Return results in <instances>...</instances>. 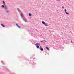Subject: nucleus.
<instances>
[{"mask_svg":"<svg viewBox=\"0 0 74 74\" xmlns=\"http://www.w3.org/2000/svg\"><path fill=\"white\" fill-rule=\"evenodd\" d=\"M44 41H45V42H46V41H45V40H44L41 41V42H44Z\"/></svg>","mask_w":74,"mask_h":74,"instance_id":"obj_9","label":"nucleus"},{"mask_svg":"<svg viewBox=\"0 0 74 74\" xmlns=\"http://www.w3.org/2000/svg\"><path fill=\"white\" fill-rule=\"evenodd\" d=\"M71 43H73V42L71 40Z\"/></svg>","mask_w":74,"mask_h":74,"instance_id":"obj_15","label":"nucleus"},{"mask_svg":"<svg viewBox=\"0 0 74 74\" xmlns=\"http://www.w3.org/2000/svg\"><path fill=\"white\" fill-rule=\"evenodd\" d=\"M66 14H67V15H69V13L67 12H65Z\"/></svg>","mask_w":74,"mask_h":74,"instance_id":"obj_12","label":"nucleus"},{"mask_svg":"<svg viewBox=\"0 0 74 74\" xmlns=\"http://www.w3.org/2000/svg\"><path fill=\"white\" fill-rule=\"evenodd\" d=\"M20 15L24 22H27V19L24 16H23V14L21 12V13L20 14Z\"/></svg>","mask_w":74,"mask_h":74,"instance_id":"obj_1","label":"nucleus"},{"mask_svg":"<svg viewBox=\"0 0 74 74\" xmlns=\"http://www.w3.org/2000/svg\"><path fill=\"white\" fill-rule=\"evenodd\" d=\"M66 11H67V10H66V9H65V12H66Z\"/></svg>","mask_w":74,"mask_h":74,"instance_id":"obj_13","label":"nucleus"},{"mask_svg":"<svg viewBox=\"0 0 74 74\" xmlns=\"http://www.w3.org/2000/svg\"><path fill=\"white\" fill-rule=\"evenodd\" d=\"M29 15L30 16H32V14L31 13H29Z\"/></svg>","mask_w":74,"mask_h":74,"instance_id":"obj_10","label":"nucleus"},{"mask_svg":"<svg viewBox=\"0 0 74 74\" xmlns=\"http://www.w3.org/2000/svg\"><path fill=\"white\" fill-rule=\"evenodd\" d=\"M19 12H20V10H19Z\"/></svg>","mask_w":74,"mask_h":74,"instance_id":"obj_20","label":"nucleus"},{"mask_svg":"<svg viewBox=\"0 0 74 74\" xmlns=\"http://www.w3.org/2000/svg\"><path fill=\"white\" fill-rule=\"evenodd\" d=\"M17 26H18V27L19 26H18V24H16Z\"/></svg>","mask_w":74,"mask_h":74,"instance_id":"obj_19","label":"nucleus"},{"mask_svg":"<svg viewBox=\"0 0 74 74\" xmlns=\"http://www.w3.org/2000/svg\"><path fill=\"white\" fill-rule=\"evenodd\" d=\"M6 12L7 13H8V11H6Z\"/></svg>","mask_w":74,"mask_h":74,"instance_id":"obj_16","label":"nucleus"},{"mask_svg":"<svg viewBox=\"0 0 74 74\" xmlns=\"http://www.w3.org/2000/svg\"><path fill=\"white\" fill-rule=\"evenodd\" d=\"M40 50L42 51H43V48L41 47V46H40Z\"/></svg>","mask_w":74,"mask_h":74,"instance_id":"obj_3","label":"nucleus"},{"mask_svg":"<svg viewBox=\"0 0 74 74\" xmlns=\"http://www.w3.org/2000/svg\"><path fill=\"white\" fill-rule=\"evenodd\" d=\"M45 26H48V24H46H46H45Z\"/></svg>","mask_w":74,"mask_h":74,"instance_id":"obj_8","label":"nucleus"},{"mask_svg":"<svg viewBox=\"0 0 74 74\" xmlns=\"http://www.w3.org/2000/svg\"><path fill=\"white\" fill-rule=\"evenodd\" d=\"M19 28L20 29L21 28V27L19 26Z\"/></svg>","mask_w":74,"mask_h":74,"instance_id":"obj_18","label":"nucleus"},{"mask_svg":"<svg viewBox=\"0 0 74 74\" xmlns=\"http://www.w3.org/2000/svg\"><path fill=\"white\" fill-rule=\"evenodd\" d=\"M1 26H2V27H5V26L4 25H3V24H1Z\"/></svg>","mask_w":74,"mask_h":74,"instance_id":"obj_7","label":"nucleus"},{"mask_svg":"<svg viewBox=\"0 0 74 74\" xmlns=\"http://www.w3.org/2000/svg\"><path fill=\"white\" fill-rule=\"evenodd\" d=\"M57 1H60V0H57Z\"/></svg>","mask_w":74,"mask_h":74,"instance_id":"obj_17","label":"nucleus"},{"mask_svg":"<svg viewBox=\"0 0 74 74\" xmlns=\"http://www.w3.org/2000/svg\"><path fill=\"white\" fill-rule=\"evenodd\" d=\"M2 8H3V7H5V8H6V9H7V7L5 5L4 6L3 5L2 6Z\"/></svg>","mask_w":74,"mask_h":74,"instance_id":"obj_4","label":"nucleus"},{"mask_svg":"<svg viewBox=\"0 0 74 74\" xmlns=\"http://www.w3.org/2000/svg\"><path fill=\"white\" fill-rule=\"evenodd\" d=\"M35 45H37L36 48H40L39 45H41V44L40 43H36V44H35Z\"/></svg>","mask_w":74,"mask_h":74,"instance_id":"obj_2","label":"nucleus"},{"mask_svg":"<svg viewBox=\"0 0 74 74\" xmlns=\"http://www.w3.org/2000/svg\"><path fill=\"white\" fill-rule=\"evenodd\" d=\"M3 5H5V2H4V1H3Z\"/></svg>","mask_w":74,"mask_h":74,"instance_id":"obj_11","label":"nucleus"},{"mask_svg":"<svg viewBox=\"0 0 74 74\" xmlns=\"http://www.w3.org/2000/svg\"><path fill=\"white\" fill-rule=\"evenodd\" d=\"M46 49L47 50H49V48H48V47H46Z\"/></svg>","mask_w":74,"mask_h":74,"instance_id":"obj_6","label":"nucleus"},{"mask_svg":"<svg viewBox=\"0 0 74 74\" xmlns=\"http://www.w3.org/2000/svg\"><path fill=\"white\" fill-rule=\"evenodd\" d=\"M62 8L64 9V7L62 6Z\"/></svg>","mask_w":74,"mask_h":74,"instance_id":"obj_14","label":"nucleus"},{"mask_svg":"<svg viewBox=\"0 0 74 74\" xmlns=\"http://www.w3.org/2000/svg\"><path fill=\"white\" fill-rule=\"evenodd\" d=\"M42 23L43 24V25H45V24L46 23L44 21H42Z\"/></svg>","mask_w":74,"mask_h":74,"instance_id":"obj_5","label":"nucleus"}]
</instances>
